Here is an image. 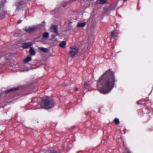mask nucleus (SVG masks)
Here are the masks:
<instances>
[{
    "instance_id": "obj_4",
    "label": "nucleus",
    "mask_w": 153,
    "mask_h": 153,
    "mask_svg": "<svg viewBox=\"0 0 153 153\" xmlns=\"http://www.w3.org/2000/svg\"><path fill=\"white\" fill-rule=\"evenodd\" d=\"M15 4L17 9H23L26 6V4L24 0H18Z\"/></svg>"
},
{
    "instance_id": "obj_16",
    "label": "nucleus",
    "mask_w": 153,
    "mask_h": 153,
    "mask_svg": "<svg viewBox=\"0 0 153 153\" xmlns=\"http://www.w3.org/2000/svg\"><path fill=\"white\" fill-rule=\"evenodd\" d=\"M98 3L100 4H103L107 2L106 0H98Z\"/></svg>"
},
{
    "instance_id": "obj_18",
    "label": "nucleus",
    "mask_w": 153,
    "mask_h": 153,
    "mask_svg": "<svg viewBox=\"0 0 153 153\" xmlns=\"http://www.w3.org/2000/svg\"><path fill=\"white\" fill-rule=\"evenodd\" d=\"M115 31L114 30L112 31L111 32V39H114L115 36H114V34H115Z\"/></svg>"
},
{
    "instance_id": "obj_3",
    "label": "nucleus",
    "mask_w": 153,
    "mask_h": 153,
    "mask_svg": "<svg viewBox=\"0 0 153 153\" xmlns=\"http://www.w3.org/2000/svg\"><path fill=\"white\" fill-rule=\"evenodd\" d=\"M78 49L75 46H71L69 50V53L72 57H74L77 54L78 52Z\"/></svg>"
},
{
    "instance_id": "obj_12",
    "label": "nucleus",
    "mask_w": 153,
    "mask_h": 153,
    "mask_svg": "<svg viewBox=\"0 0 153 153\" xmlns=\"http://www.w3.org/2000/svg\"><path fill=\"white\" fill-rule=\"evenodd\" d=\"M18 89V88H12L10 89L9 90H7V91H4V92L5 93H6L10 92H13L17 90Z\"/></svg>"
},
{
    "instance_id": "obj_19",
    "label": "nucleus",
    "mask_w": 153,
    "mask_h": 153,
    "mask_svg": "<svg viewBox=\"0 0 153 153\" xmlns=\"http://www.w3.org/2000/svg\"><path fill=\"white\" fill-rule=\"evenodd\" d=\"M90 84L88 82H86L84 84V87L85 88L89 87L90 86Z\"/></svg>"
},
{
    "instance_id": "obj_1",
    "label": "nucleus",
    "mask_w": 153,
    "mask_h": 153,
    "mask_svg": "<svg viewBox=\"0 0 153 153\" xmlns=\"http://www.w3.org/2000/svg\"><path fill=\"white\" fill-rule=\"evenodd\" d=\"M115 82L114 73L109 70L104 73L98 80L97 90L101 93L107 94L113 89Z\"/></svg>"
},
{
    "instance_id": "obj_8",
    "label": "nucleus",
    "mask_w": 153,
    "mask_h": 153,
    "mask_svg": "<svg viewBox=\"0 0 153 153\" xmlns=\"http://www.w3.org/2000/svg\"><path fill=\"white\" fill-rule=\"evenodd\" d=\"M51 31L55 33H58L57 27L56 25H52L51 27Z\"/></svg>"
},
{
    "instance_id": "obj_13",
    "label": "nucleus",
    "mask_w": 153,
    "mask_h": 153,
    "mask_svg": "<svg viewBox=\"0 0 153 153\" xmlns=\"http://www.w3.org/2000/svg\"><path fill=\"white\" fill-rule=\"evenodd\" d=\"M39 51H43L44 52H47L48 51V50L47 48H44L43 47L39 48Z\"/></svg>"
},
{
    "instance_id": "obj_27",
    "label": "nucleus",
    "mask_w": 153,
    "mask_h": 153,
    "mask_svg": "<svg viewBox=\"0 0 153 153\" xmlns=\"http://www.w3.org/2000/svg\"><path fill=\"white\" fill-rule=\"evenodd\" d=\"M12 69L13 70H15L14 69Z\"/></svg>"
},
{
    "instance_id": "obj_21",
    "label": "nucleus",
    "mask_w": 153,
    "mask_h": 153,
    "mask_svg": "<svg viewBox=\"0 0 153 153\" xmlns=\"http://www.w3.org/2000/svg\"><path fill=\"white\" fill-rule=\"evenodd\" d=\"M48 152H47L46 153H57L56 151H51V152H49V153H48Z\"/></svg>"
},
{
    "instance_id": "obj_22",
    "label": "nucleus",
    "mask_w": 153,
    "mask_h": 153,
    "mask_svg": "<svg viewBox=\"0 0 153 153\" xmlns=\"http://www.w3.org/2000/svg\"><path fill=\"white\" fill-rule=\"evenodd\" d=\"M22 20H19L17 22L19 24V23H21L22 22Z\"/></svg>"
},
{
    "instance_id": "obj_5",
    "label": "nucleus",
    "mask_w": 153,
    "mask_h": 153,
    "mask_svg": "<svg viewBox=\"0 0 153 153\" xmlns=\"http://www.w3.org/2000/svg\"><path fill=\"white\" fill-rule=\"evenodd\" d=\"M37 27L36 26H27L24 28L23 29L26 32L30 33L37 29Z\"/></svg>"
},
{
    "instance_id": "obj_2",
    "label": "nucleus",
    "mask_w": 153,
    "mask_h": 153,
    "mask_svg": "<svg viewBox=\"0 0 153 153\" xmlns=\"http://www.w3.org/2000/svg\"><path fill=\"white\" fill-rule=\"evenodd\" d=\"M41 105L43 106V108L48 109L54 107L55 102L51 98L47 97L43 99Z\"/></svg>"
},
{
    "instance_id": "obj_24",
    "label": "nucleus",
    "mask_w": 153,
    "mask_h": 153,
    "mask_svg": "<svg viewBox=\"0 0 153 153\" xmlns=\"http://www.w3.org/2000/svg\"><path fill=\"white\" fill-rule=\"evenodd\" d=\"M78 90V88H75V91H77Z\"/></svg>"
},
{
    "instance_id": "obj_28",
    "label": "nucleus",
    "mask_w": 153,
    "mask_h": 153,
    "mask_svg": "<svg viewBox=\"0 0 153 153\" xmlns=\"http://www.w3.org/2000/svg\"><path fill=\"white\" fill-rule=\"evenodd\" d=\"M128 153H129V152H128Z\"/></svg>"
},
{
    "instance_id": "obj_10",
    "label": "nucleus",
    "mask_w": 153,
    "mask_h": 153,
    "mask_svg": "<svg viewBox=\"0 0 153 153\" xmlns=\"http://www.w3.org/2000/svg\"><path fill=\"white\" fill-rule=\"evenodd\" d=\"M85 22H79L78 23L77 26L78 28H80L84 27L86 25Z\"/></svg>"
},
{
    "instance_id": "obj_26",
    "label": "nucleus",
    "mask_w": 153,
    "mask_h": 153,
    "mask_svg": "<svg viewBox=\"0 0 153 153\" xmlns=\"http://www.w3.org/2000/svg\"><path fill=\"white\" fill-rule=\"evenodd\" d=\"M125 1H127V0H123Z\"/></svg>"
},
{
    "instance_id": "obj_14",
    "label": "nucleus",
    "mask_w": 153,
    "mask_h": 153,
    "mask_svg": "<svg viewBox=\"0 0 153 153\" xmlns=\"http://www.w3.org/2000/svg\"><path fill=\"white\" fill-rule=\"evenodd\" d=\"M66 45V42L64 41H63L61 42L60 43L59 45L61 47L64 48L65 46Z\"/></svg>"
},
{
    "instance_id": "obj_9",
    "label": "nucleus",
    "mask_w": 153,
    "mask_h": 153,
    "mask_svg": "<svg viewBox=\"0 0 153 153\" xmlns=\"http://www.w3.org/2000/svg\"><path fill=\"white\" fill-rule=\"evenodd\" d=\"M30 69L27 67H25L23 68H20L17 69V71L21 72H25L29 71Z\"/></svg>"
},
{
    "instance_id": "obj_20",
    "label": "nucleus",
    "mask_w": 153,
    "mask_h": 153,
    "mask_svg": "<svg viewBox=\"0 0 153 153\" xmlns=\"http://www.w3.org/2000/svg\"><path fill=\"white\" fill-rule=\"evenodd\" d=\"M114 122L117 125H118L119 123V121L118 119L115 118L114 120Z\"/></svg>"
},
{
    "instance_id": "obj_6",
    "label": "nucleus",
    "mask_w": 153,
    "mask_h": 153,
    "mask_svg": "<svg viewBox=\"0 0 153 153\" xmlns=\"http://www.w3.org/2000/svg\"><path fill=\"white\" fill-rule=\"evenodd\" d=\"M3 3L0 4V18H4L6 13V11L4 10Z\"/></svg>"
},
{
    "instance_id": "obj_23",
    "label": "nucleus",
    "mask_w": 153,
    "mask_h": 153,
    "mask_svg": "<svg viewBox=\"0 0 153 153\" xmlns=\"http://www.w3.org/2000/svg\"><path fill=\"white\" fill-rule=\"evenodd\" d=\"M43 24H43V25H42L43 26H45V22H43Z\"/></svg>"
},
{
    "instance_id": "obj_11",
    "label": "nucleus",
    "mask_w": 153,
    "mask_h": 153,
    "mask_svg": "<svg viewBox=\"0 0 153 153\" xmlns=\"http://www.w3.org/2000/svg\"><path fill=\"white\" fill-rule=\"evenodd\" d=\"M30 53L32 56H34L36 54V51L34 49L31 47L30 50Z\"/></svg>"
},
{
    "instance_id": "obj_7",
    "label": "nucleus",
    "mask_w": 153,
    "mask_h": 153,
    "mask_svg": "<svg viewBox=\"0 0 153 153\" xmlns=\"http://www.w3.org/2000/svg\"><path fill=\"white\" fill-rule=\"evenodd\" d=\"M33 43L31 42H28L23 43L22 44V47L25 48H27L30 47Z\"/></svg>"
},
{
    "instance_id": "obj_25",
    "label": "nucleus",
    "mask_w": 153,
    "mask_h": 153,
    "mask_svg": "<svg viewBox=\"0 0 153 153\" xmlns=\"http://www.w3.org/2000/svg\"><path fill=\"white\" fill-rule=\"evenodd\" d=\"M55 36V35H52V37H54L55 36Z\"/></svg>"
},
{
    "instance_id": "obj_17",
    "label": "nucleus",
    "mask_w": 153,
    "mask_h": 153,
    "mask_svg": "<svg viewBox=\"0 0 153 153\" xmlns=\"http://www.w3.org/2000/svg\"><path fill=\"white\" fill-rule=\"evenodd\" d=\"M49 33L47 32H45L43 33V37L44 38H48L49 37Z\"/></svg>"
},
{
    "instance_id": "obj_15",
    "label": "nucleus",
    "mask_w": 153,
    "mask_h": 153,
    "mask_svg": "<svg viewBox=\"0 0 153 153\" xmlns=\"http://www.w3.org/2000/svg\"><path fill=\"white\" fill-rule=\"evenodd\" d=\"M31 57L30 56H28L25 59H24V61L25 63H27L28 62L31 61Z\"/></svg>"
}]
</instances>
